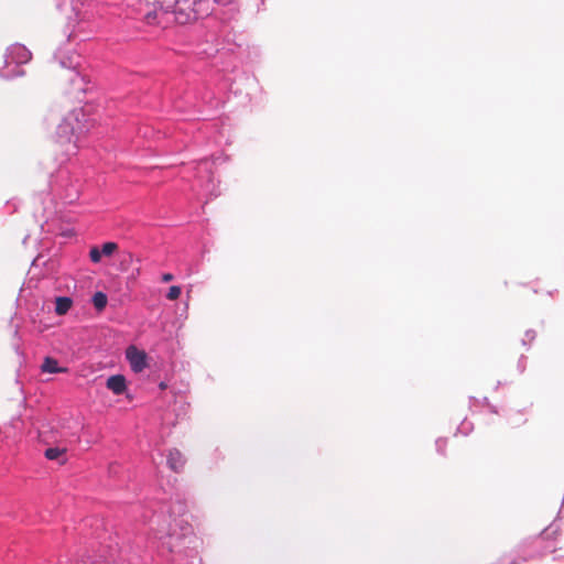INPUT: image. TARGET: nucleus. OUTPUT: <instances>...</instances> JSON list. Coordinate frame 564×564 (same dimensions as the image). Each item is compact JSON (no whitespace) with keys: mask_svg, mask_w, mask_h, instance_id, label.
I'll list each match as a JSON object with an SVG mask.
<instances>
[{"mask_svg":"<svg viewBox=\"0 0 564 564\" xmlns=\"http://www.w3.org/2000/svg\"><path fill=\"white\" fill-rule=\"evenodd\" d=\"M155 9L162 11L172 10L176 20L180 23H187L205 15H208L210 10L209 0H147ZM156 17V10L148 12L145 19L148 23H153Z\"/></svg>","mask_w":564,"mask_h":564,"instance_id":"1","label":"nucleus"},{"mask_svg":"<svg viewBox=\"0 0 564 564\" xmlns=\"http://www.w3.org/2000/svg\"><path fill=\"white\" fill-rule=\"evenodd\" d=\"M32 58L31 52L22 44L14 43L8 47L6 54V65L14 64H25Z\"/></svg>","mask_w":564,"mask_h":564,"instance_id":"2","label":"nucleus"},{"mask_svg":"<svg viewBox=\"0 0 564 564\" xmlns=\"http://www.w3.org/2000/svg\"><path fill=\"white\" fill-rule=\"evenodd\" d=\"M126 357L134 372H141L147 367V354L131 345L126 350Z\"/></svg>","mask_w":564,"mask_h":564,"instance_id":"3","label":"nucleus"},{"mask_svg":"<svg viewBox=\"0 0 564 564\" xmlns=\"http://www.w3.org/2000/svg\"><path fill=\"white\" fill-rule=\"evenodd\" d=\"M106 387L115 394H122L126 389V378L122 375H115L107 379Z\"/></svg>","mask_w":564,"mask_h":564,"instance_id":"4","label":"nucleus"},{"mask_svg":"<svg viewBox=\"0 0 564 564\" xmlns=\"http://www.w3.org/2000/svg\"><path fill=\"white\" fill-rule=\"evenodd\" d=\"M184 464V456L178 449L174 448L169 452L167 465L173 471L180 473L183 469Z\"/></svg>","mask_w":564,"mask_h":564,"instance_id":"5","label":"nucleus"},{"mask_svg":"<svg viewBox=\"0 0 564 564\" xmlns=\"http://www.w3.org/2000/svg\"><path fill=\"white\" fill-rule=\"evenodd\" d=\"M561 535V529L558 525L551 524L545 530H543L540 534V539L543 542L553 543L556 542Z\"/></svg>","mask_w":564,"mask_h":564,"instance_id":"6","label":"nucleus"},{"mask_svg":"<svg viewBox=\"0 0 564 564\" xmlns=\"http://www.w3.org/2000/svg\"><path fill=\"white\" fill-rule=\"evenodd\" d=\"M41 369L43 372H48V373H59V372L66 371L65 368L58 367V362L56 359L51 358V357H46L44 359V361L41 366Z\"/></svg>","mask_w":564,"mask_h":564,"instance_id":"7","label":"nucleus"},{"mask_svg":"<svg viewBox=\"0 0 564 564\" xmlns=\"http://www.w3.org/2000/svg\"><path fill=\"white\" fill-rule=\"evenodd\" d=\"M73 301L69 297L61 296L56 299L55 312L57 315L66 314L72 307Z\"/></svg>","mask_w":564,"mask_h":564,"instance_id":"8","label":"nucleus"},{"mask_svg":"<svg viewBox=\"0 0 564 564\" xmlns=\"http://www.w3.org/2000/svg\"><path fill=\"white\" fill-rule=\"evenodd\" d=\"M107 295L102 292H96L93 296V304L97 311H102L107 305Z\"/></svg>","mask_w":564,"mask_h":564,"instance_id":"9","label":"nucleus"},{"mask_svg":"<svg viewBox=\"0 0 564 564\" xmlns=\"http://www.w3.org/2000/svg\"><path fill=\"white\" fill-rule=\"evenodd\" d=\"M64 454H65V449L59 448V447H50L44 453L45 457L50 460L58 459Z\"/></svg>","mask_w":564,"mask_h":564,"instance_id":"10","label":"nucleus"},{"mask_svg":"<svg viewBox=\"0 0 564 564\" xmlns=\"http://www.w3.org/2000/svg\"><path fill=\"white\" fill-rule=\"evenodd\" d=\"M118 249V245L116 242H112V241H109V242H105L101 247V254L102 256H106V257H109L111 256L115 251H117Z\"/></svg>","mask_w":564,"mask_h":564,"instance_id":"11","label":"nucleus"},{"mask_svg":"<svg viewBox=\"0 0 564 564\" xmlns=\"http://www.w3.org/2000/svg\"><path fill=\"white\" fill-rule=\"evenodd\" d=\"M181 288L177 285H173L169 289L166 297L171 301L177 300L181 295Z\"/></svg>","mask_w":564,"mask_h":564,"instance_id":"12","label":"nucleus"},{"mask_svg":"<svg viewBox=\"0 0 564 564\" xmlns=\"http://www.w3.org/2000/svg\"><path fill=\"white\" fill-rule=\"evenodd\" d=\"M101 256V251L97 247L91 248L89 251V258L94 263L100 262Z\"/></svg>","mask_w":564,"mask_h":564,"instance_id":"13","label":"nucleus"},{"mask_svg":"<svg viewBox=\"0 0 564 564\" xmlns=\"http://www.w3.org/2000/svg\"><path fill=\"white\" fill-rule=\"evenodd\" d=\"M172 280H173V274H171V273H164V274L162 275V281H163V282H170V281H172Z\"/></svg>","mask_w":564,"mask_h":564,"instance_id":"14","label":"nucleus"},{"mask_svg":"<svg viewBox=\"0 0 564 564\" xmlns=\"http://www.w3.org/2000/svg\"><path fill=\"white\" fill-rule=\"evenodd\" d=\"M133 259V256L131 253H127L124 258V262L130 263Z\"/></svg>","mask_w":564,"mask_h":564,"instance_id":"15","label":"nucleus"},{"mask_svg":"<svg viewBox=\"0 0 564 564\" xmlns=\"http://www.w3.org/2000/svg\"><path fill=\"white\" fill-rule=\"evenodd\" d=\"M545 547L549 549L550 552L556 551V545L555 544H549V545H545Z\"/></svg>","mask_w":564,"mask_h":564,"instance_id":"16","label":"nucleus"}]
</instances>
